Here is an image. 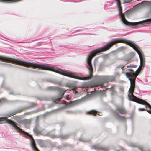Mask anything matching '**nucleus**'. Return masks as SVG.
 Listing matches in <instances>:
<instances>
[{
  "mask_svg": "<svg viewBox=\"0 0 151 151\" xmlns=\"http://www.w3.org/2000/svg\"><path fill=\"white\" fill-rule=\"evenodd\" d=\"M66 138L65 137H63V138Z\"/></svg>",
  "mask_w": 151,
  "mask_h": 151,
  "instance_id": "a878e982",
  "label": "nucleus"
},
{
  "mask_svg": "<svg viewBox=\"0 0 151 151\" xmlns=\"http://www.w3.org/2000/svg\"><path fill=\"white\" fill-rule=\"evenodd\" d=\"M117 43H124L129 45L133 48L138 54L140 61V65L138 69L140 67L144 64L145 59L142 55V53L141 50L138 46L132 41L125 39H122L117 40Z\"/></svg>",
  "mask_w": 151,
  "mask_h": 151,
  "instance_id": "20e7f679",
  "label": "nucleus"
},
{
  "mask_svg": "<svg viewBox=\"0 0 151 151\" xmlns=\"http://www.w3.org/2000/svg\"><path fill=\"white\" fill-rule=\"evenodd\" d=\"M82 101V99L77 100L71 102V104L72 105H76L80 103Z\"/></svg>",
  "mask_w": 151,
  "mask_h": 151,
  "instance_id": "0eeeda50",
  "label": "nucleus"
},
{
  "mask_svg": "<svg viewBox=\"0 0 151 151\" xmlns=\"http://www.w3.org/2000/svg\"><path fill=\"white\" fill-rule=\"evenodd\" d=\"M126 74L127 77L130 81L131 86L129 91V93L128 94V97L129 99L131 101L141 104L145 105L151 109V106L148 103L144 100L138 98L133 94L135 87V79L137 76V74H136L132 72L126 73ZM145 111L151 114V110H146Z\"/></svg>",
  "mask_w": 151,
  "mask_h": 151,
  "instance_id": "f03ea898",
  "label": "nucleus"
},
{
  "mask_svg": "<svg viewBox=\"0 0 151 151\" xmlns=\"http://www.w3.org/2000/svg\"><path fill=\"white\" fill-rule=\"evenodd\" d=\"M10 93L11 94H14V93Z\"/></svg>",
  "mask_w": 151,
  "mask_h": 151,
  "instance_id": "4be33fe9",
  "label": "nucleus"
},
{
  "mask_svg": "<svg viewBox=\"0 0 151 151\" xmlns=\"http://www.w3.org/2000/svg\"><path fill=\"white\" fill-rule=\"evenodd\" d=\"M98 115H101V114H98Z\"/></svg>",
  "mask_w": 151,
  "mask_h": 151,
  "instance_id": "bb28decb",
  "label": "nucleus"
},
{
  "mask_svg": "<svg viewBox=\"0 0 151 151\" xmlns=\"http://www.w3.org/2000/svg\"><path fill=\"white\" fill-rule=\"evenodd\" d=\"M61 98H58L56 99L55 101H54V102L55 103H57L58 101H60Z\"/></svg>",
  "mask_w": 151,
  "mask_h": 151,
  "instance_id": "2eb2a0df",
  "label": "nucleus"
},
{
  "mask_svg": "<svg viewBox=\"0 0 151 151\" xmlns=\"http://www.w3.org/2000/svg\"><path fill=\"white\" fill-rule=\"evenodd\" d=\"M2 64H6L5 63H1Z\"/></svg>",
  "mask_w": 151,
  "mask_h": 151,
  "instance_id": "b1692460",
  "label": "nucleus"
},
{
  "mask_svg": "<svg viewBox=\"0 0 151 151\" xmlns=\"http://www.w3.org/2000/svg\"><path fill=\"white\" fill-rule=\"evenodd\" d=\"M119 8V14L123 22L126 25L129 26H136L139 24H150L151 22V18L145 20L136 22H130L127 21L124 18V15L122 13V9L120 6V2L119 0H116Z\"/></svg>",
  "mask_w": 151,
  "mask_h": 151,
  "instance_id": "7ed1b4c3",
  "label": "nucleus"
},
{
  "mask_svg": "<svg viewBox=\"0 0 151 151\" xmlns=\"http://www.w3.org/2000/svg\"><path fill=\"white\" fill-rule=\"evenodd\" d=\"M103 150L104 151H108V150Z\"/></svg>",
  "mask_w": 151,
  "mask_h": 151,
  "instance_id": "393cba45",
  "label": "nucleus"
},
{
  "mask_svg": "<svg viewBox=\"0 0 151 151\" xmlns=\"http://www.w3.org/2000/svg\"><path fill=\"white\" fill-rule=\"evenodd\" d=\"M97 113V112L94 110H92L88 112V113H90V114H93L94 115H95Z\"/></svg>",
  "mask_w": 151,
  "mask_h": 151,
  "instance_id": "9b49d317",
  "label": "nucleus"
},
{
  "mask_svg": "<svg viewBox=\"0 0 151 151\" xmlns=\"http://www.w3.org/2000/svg\"><path fill=\"white\" fill-rule=\"evenodd\" d=\"M139 110L140 111H143L146 110V109L143 108H139Z\"/></svg>",
  "mask_w": 151,
  "mask_h": 151,
  "instance_id": "f3484780",
  "label": "nucleus"
},
{
  "mask_svg": "<svg viewBox=\"0 0 151 151\" xmlns=\"http://www.w3.org/2000/svg\"><path fill=\"white\" fill-rule=\"evenodd\" d=\"M116 116H117L116 114Z\"/></svg>",
  "mask_w": 151,
  "mask_h": 151,
  "instance_id": "cd10ccee",
  "label": "nucleus"
},
{
  "mask_svg": "<svg viewBox=\"0 0 151 151\" xmlns=\"http://www.w3.org/2000/svg\"><path fill=\"white\" fill-rule=\"evenodd\" d=\"M117 117L118 118H119V119H119V118L120 117H119V116H118V117Z\"/></svg>",
  "mask_w": 151,
  "mask_h": 151,
  "instance_id": "5701e85b",
  "label": "nucleus"
},
{
  "mask_svg": "<svg viewBox=\"0 0 151 151\" xmlns=\"http://www.w3.org/2000/svg\"><path fill=\"white\" fill-rule=\"evenodd\" d=\"M5 121L6 122L8 123L11 124V120L7 119L6 117H0V122Z\"/></svg>",
  "mask_w": 151,
  "mask_h": 151,
  "instance_id": "423d86ee",
  "label": "nucleus"
},
{
  "mask_svg": "<svg viewBox=\"0 0 151 151\" xmlns=\"http://www.w3.org/2000/svg\"><path fill=\"white\" fill-rule=\"evenodd\" d=\"M93 149H95L97 150H100L102 149L101 147L97 145H95L93 146Z\"/></svg>",
  "mask_w": 151,
  "mask_h": 151,
  "instance_id": "6e6552de",
  "label": "nucleus"
},
{
  "mask_svg": "<svg viewBox=\"0 0 151 151\" xmlns=\"http://www.w3.org/2000/svg\"><path fill=\"white\" fill-rule=\"evenodd\" d=\"M117 110L119 112L122 114L124 113L125 111L124 109L122 108H118Z\"/></svg>",
  "mask_w": 151,
  "mask_h": 151,
  "instance_id": "9d476101",
  "label": "nucleus"
},
{
  "mask_svg": "<svg viewBox=\"0 0 151 151\" xmlns=\"http://www.w3.org/2000/svg\"><path fill=\"white\" fill-rule=\"evenodd\" d=\"M114 78L112 76H107L105 78V82H107L109 81H112L114 80Z\"/></svg>",
  "mask_w": 151,
  "mask_h": 151,
  "instance_id": "39448f33",
  "label": "nucleus"
},
{
  "mask_svg": "<svg viewBox=\"0 0 151 151\" xmlns=\"http://www.w3.org/2000/svg\"><path fill=\"white\" fill-rule=\"evenodd\" d=\"M34 132L36 134H37L38 133V131L36 128H35L33 130Z\"/></svg>",
  "mask_w": 151,
  "mask_h": 151,
  "instance_id": "ddd939ff",
  "label": "nucleus"
},
{
  "mask_svg": "<svg viewBox=\"0 0 151 151\" xmlns=\"http://www.w3.org/2000/svg\"><path fill=\"white\" fill-rule=\"evenodd\" d=\"M117 40H114L113 41L110 42L104 47L96 49L91 52V54L88 56L87 60L88 65V68L90 75L89 76L82 78L76 76L75 73L74 72H69L55 67L49 66L46 64H38L35 63H32V67L34 68H37L52 71L77 79L88 80L91 78L92 74L93 72V68L91 62L92 58L96 55L97 53L108 50L114 44L117 43Z\"/></svg>",
  "mask_w": 151,
  "mask_h": 151,
  "instance_id": "f257e3e1",
  "label": "nucleus"
},
{
  "mask_svg": "<svg viewBox=\"0 0 151 151\" xmlns=\"http://www.w3.org/2000/svg\"><path fill=\"white\" fill-rule=\"evenodd\" d=\"M128 70L130 71H131V72H133L134 71H133V70L132 69H128Z\"/></svg>",
  "mask_w": 151,
  "mask_h": 151,
  "instance_id": "aec40b11",
  "label": "nucleus"
},
{
  "mask_svg": "<svg viewBox=\"0 0 151 151\" xmlns=\"http://www.w3.org/2000/svg\"><path fill=\"white\" fill-rule=\"evenodd\" d=\"M81 30H77L76 32H79V31H80Z\"/></svg>",
  "mask_w": 151,
  "mask_h": 151,
  "instance_id": "412c9836",
  "label": "nucleus"
},
{
  "mask_svg": "<svg viewBox=\"0 0 151 151\" xmlns=\"http://www.w3.org/2000/svg\"><path fill=\"white\" fill-rule=\"evenodd\" d=\"M76 88V86H73L72 87L71 89H72V90L75 89Z\"/></svg>",
  "mask_w": 151,
  "mask_h": 151,
  "instance_id": "a211bd4d",
  "label": "nucleus"
},
{
  "mask_svg": "<svg viewBox=\"0 0 151 151\" xmlns=\"http://www.w3.org/2000/svg\"><path fill=\"white\" fill-rule=\"evenodd\" d=\"M15 114V113L14 112V113H13L10 114H8L7 115V116H8V117H10L11 116H13V115H14Z\"/></svg>",
  "mask_w": 151,
  "mask_h": 151,
  "instance_id": "dca6fc26",
  "label": "nucleus"
},
{
  "mask_svg": "<svg viewBox=\"0 0 151 151\" xmlns=\"http://www.w3.org/2000/svg\"><path fill=\"white\" fill-rule=\"evenodd\" d=\"M27 70L29 71H32L34 72H36V70H31V69H27Z\"/></svg>",
  "mask_w": 151,
  "mask_h": 151,
  "instance_id": "6ab92c4d",
  "label": "nucleus"
},
{
  "mask_svg": "<svg viewBox=\"0 0 151 151\" xmlns=\"http://www.w3.org/2000/svg\"><path fill=\"white\" fill-rule=\"evenodd\" d=\"M20 0H0V1H2L4 2H16L20 1Z\"/></svg>",
  "mask_w": 151,
  "mask_h": 151,
  "instance_id": "1a4fd4ad",
  "label": "nucleus"
},
{
  "mask_svg": "<svg viewBox=\"0 0 151 151\" xmlns=\"http://www.w3.org/2000/svg\"><path fill=\"white\" fill-rule=\"evenodd\" d=\"M6 99L4 98H1L0 100V102L1 101L3 102H6Z\"/></svg>",
  "mask_w": 151,
  "mask_h": 151,
  "instance_id": "f8f14e48",
  "label": "nucleus"
},
{
  "mask_svg": "<svg viewBox=\"0 0 151 151\" xmlns=\"http://www.w3.org/2000/svg\"><path fill=\"white\" fill-rule=\"evenodd\" d=\"M124 65H119L117 66V68H121L122 69H123V68H124Z\"/></svg>",
  "mask_w": 151,
  "mask_h": 151,
  "instance_id": "4468645a",
  "label": "nucleus"
}]
</instances>
